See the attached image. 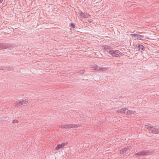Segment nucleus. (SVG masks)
Masks as SVG:
<instances>
[{
    "label": "nucleus",
    "instance_id": "f257e3e1",
    "mask_svg": "<svg viewBox=\"0 0 159 159\" xmlns=\"http://www.w3.org/2000/svg\"><path fill=\"white\" fill-rule=\"evenodd\" d=\"M146 129L148 130L150 132L154 134H158V127L157 126H152L151 125L147 124L145 125Z\"/></svg>",
    "mask_w": 159,
    "mask_h": 159
},
{
    "label": "nucleus",
    "instance_id": "f03ea898",
    "mask_svg": "<svg viewBox=\"0 0 159 159\" xmlns=\"http://www.w3.org/2000/svg\"><path fill=\"white\" fill-rule=\"evenodd\" d=\"M107 51L109 54L112 55L113 57H118L121 54V53L118 50H114L111 49H109Z\"/></svg>",
    "mask_w": 159,
    "mask_h": 159
},
{
    "label": "nucleus",
    "instance_id": "7ed1b4c3",
    "mask_svg": "<svg viewBox=\"0 0 159 159\" xmlns=\"http://www.w3.org/2000/svg\"><path fill=\"white\" fill-rule=\"evenodd\" d=\"M29 103L28 101L26 100H23L19 103L16 102L15 103V106L16 107H21V106H25L29 104Z\"/></svg>",
    "mask_w": 159,
    "mask_h": 159
},
{
    "label": "nucleus",
    "instance_id": "20e7f679",
    "mask_svg": "<svg viewBox=\"0 0 159 159\" xmlns=\"http://www.w3.org/2000/svg\"><path fill=\"white\" fill-rule=\"evenodd\" d=\"M130 150V147L129 146H127L121 149L120 151V153L121 154L125 155L129 152Z\"/></svg>",
    "mask_w": 159,
    "mask_h": 159
},
{
    "label": "nucleus",
    "instance_id": "39448f33",
    "mask_svg": "<svg viewBox=\"0 0 159 159\" xmlns=\"http://www.w3.org/2000/svg\"><path fill=\"white\" fill-rule=\"evenodd\" d=\"M150 152L147 151L145 150L141 152H139L135 154L134 155L136 157L140 156H147L150 154Z\"/></svg>",
    "mask_w": 159,
    "mask_h": 159
},
{
    "label": "nucleus",
    "instance_id": "423d86ee",
    "mask_svg": "<svg viewBox=\"0 0 159 159\" xmlns=\"http://www.w3.org/2000/svg\"><path fill=\"white\" fill-rule=\"evenodd\" d=\"M12 48V46L9 44L0 43V49H6L7 48L10 49H11Z\"/></svg>",
    "mask_w": 159,
    "mask_h": 159
},
{
    "label": "nucleus",
    "instance_id": "0eeeda50",
    "mask_svg": "<svg viewBox=\"0 0 159 159\" xmlns=\"http://www.w3.org/2000/svg\"><path fill=\"white\" fill-rule=\"evenodd\" d=\"M92 69L99 71L101 72L104 71L105 70V69L100 67L98 66L97 65H94L92 67Z\"/></svg>",
    "mask_w": 159,
    "mask_h": 159
},
{
    "label": "nucleus",
    "instance_id": "6e6552de",
    "mask_svg": "<svg viewBox=\"0 0 159 159\" xmlns=\"http://www.w3.org/2000/svg\"><path fill=\"white\" fill-rule=\"evenodd\" d=\"M127 109L126 108H122L120 110H118L116 111V112L122 114H125Z\"/></svg>",
    "mask_w": 159,
    "mask_h": 159
},
{
    "label": "nucleus",
    "instance_id": "1a4fd4ad",
    "mask_svg": "<svg viewBox=\"0 0 159 159\" xmlns=\"http://www.w3.org/2000/svg\"><path fill=\"white\" fill-rule=\"evenodd\" d=\"M137 50L140 51L141 52L142 50H144V46L142 44L138 45L135 48Z\"/></svg>",
    "mask_w": 159,
    "mask_h": 159
},
{
    "label": "nucleus",
    "instance_id": "9d476101",
    "mask_svg": "<svg viewBox=\"0 0 159 159\" xmlns=\"http://www.w3.org/2000/svg\"><path fill=\"white\" fill-rule=\"evenodd\" d=\"M81 16L83 18H88L90 16L89 14H84V13H81Z\"/></svg>",
    "mask_w": 159,
    "mask_h": 159
},
{
    "label": "nucleus",
    "instance_id": "9b49d317",
    "mask_svg": "<svg viewBox=\"0 0 159 159\" xmlns=\"http://www.w3.org/2000/svg\"><path fill=\"white\" fill-rule=\"evenodd\" d=\"M132 38L134 39H137V34H130Z\"/></svg>",
    "mask_w": 159,
    "mask_h": 159
},
{
    "label": "nucleus",
    "instance_id": "f8f14e48",
    "mask_svg": "<svg viewBox=\"0 0 159 159\" xmlns=\"http://www.w3.org/2000/svg\"><path fill=\"white\" fill-rule=\"evenodd\" d=\"M144 38V36L143 35H142L137 34V39L141 40Z\"/></svg>",
    "mask_w": 159,
    "mask_h": 159
},
{
    "label": "nucleus",
    "instance_id": "ddd939ff",
    "mask_svg": "<svg viewBox=\"0 0 159 159\" xmlns=\"http://www.w3.org/2000/svg\"><path fill=\"white\" fill-rule=\"evenodd\" d=\"M63 148L62 145L61 144H59L58 145L57 147L55 148V150H58L60 148Z\"/></svg>",
    "mask_w": 159,
    "mask_h": 159
},
{
    "label": "nucleus",
    "instance_id": "4468645a",
    "mask_svg": "<svg viewBox=\"0 0 159 159\" xmlns=\"http://www.w3.org/2000/svg\"><path fill=\"white\" fill-rule=\"evenodd\" d=\"M70 128H75L76 127H77V125H70Z\"/></svg>",
    "mask_w": 159,
    "mask_h": 159
},
{
    "label": "nucleus",
    "instance_id": "2eb2a0df",
    "mask_svg": "<svg viewBox=\"0 0 159 159\" xmlns=\"http://www.w3.org/2000/svg\"><path fill=\"white\" fill-rule=\"evenodd\" d=\"M130 113H131L130 110H128L127 109V110H126V113L127 114H129V115H130V114H131Z\"/></svg>",
    "mask_w": 159,
    "mask_h": 159
},
{
    "label": "nucleus",
    "instance_id": "dca6fc26",
    "mask_svg": "<svg viewBox=\"0 0 159 159\" xmlns=\"http://www.w3.org/2000/svg\"><path fill=\"white\" fill-rule=\"evenodd\" d=\"M75 25H74V24H73V23H71L70 25V27L72 28H75Z\"/></svg>",
    "mask_w": 159,
    "mask_h": 159
},
{
    "label": "nucleus",
    "instance_id": "f3484780",
    "mask_svg": "<svg viewBox=\"0 0 159 159\" xmlns=\"http://www.w3.org/2000/svg\"><path fill=\"white\" fill-rule=\"evenodd\" d=\"M18 121L16 120H14L12 121V123L14 124L15 123H18Z\"/></svg>",
    "mask_w": 159,
    "mask_h": 159
},
{
    "label": "nucleus",
    "instance_id": "a211bd4d",
    "mask_svg": "<svg viewBox=\"0 0 159 159\" xmlns=\"http://www.w3.org/2000/svg\"><path fill=\"white\" fill-rule=\"evenodd\" d=\"M70 125H66V129H70Z\"/></svg>",
    "mask_w": 159,
    "mask_h": 159
},
{
    "label": "nucleus",
    "instance_id": "6ab92c4d",
    "mask_svg": "<svg viewBox=\"0 0 159 159\" xmlns=\"http://www.w3.org/2000/svg\"><path fill=\"white\" fill-rule=\"evenodd\" d=\"M67 143H62L61 144L62 145L63 147L65 146L67 144Z\"/></svg>",
    "mask_w": 159,
    "mask_h": 159
},
{
    "label": "nucleus",
    "instance_id": "aec40b11",
    "mask_svg": "<svg viewBox=\"0 0 159 159\" xmlns=\"http://www.w3.org/2000/svg\"><path fill=\"white\" fill-rule=\"evenodd\" d=\"M66 125H61V128H65L66 129Z\"/></svg>",
    "mask_w": 159,
    "mask_h": 159
},
{
    "label": "nucleus",
    "instance_id": "412c9836",
    "mask_svg": "<svg viewBox=\"0 0 159 159\" xmlns=\"http://www.w3.org/2000/svg\"><path fill=\"white\" fill-rule=\"evenodd\" d=\"M130 113L131 114H134L135 113V111H131L130 110Z\"/></svg>",
    "mask_w": 159,
    "mask_h": 159
},
{
    "label": "nucleus",
    "instance_id": "4be33fe9",
    "mask_svg": "<svg viewBox=\"0 0 159 159\" xmlns=\"http://www.w3.org/2000/svg\"><path fill=\"white\" fill-rule=\"evenodd\" d=\"M3 0H0V3L3 2Z\"/></svg>",
    "mask_w": 159,
    "mask_h": 159
}]
</instances>
